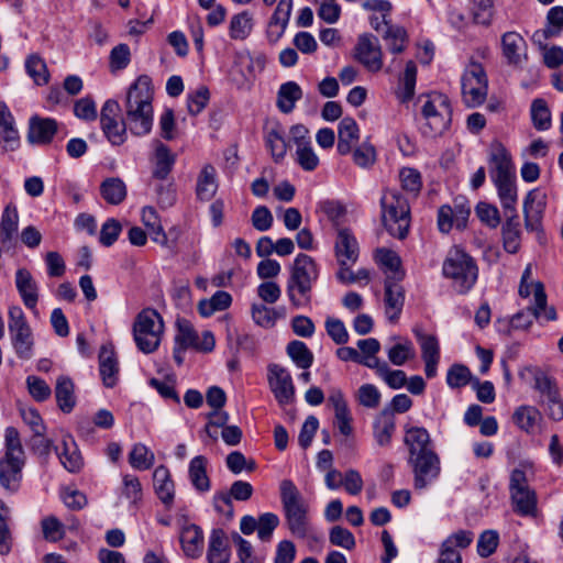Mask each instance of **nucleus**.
Instances as JSON below:
<instances>
[{"label":"nucleus","instance_id":"obj_40","mask_svg":"<svg viewBox=\"0 0 563 563\" xmlns=\"http://www.w3.org/2000/svg\"><path fill=\"white\" fill-rule=\"evenodd\" d=\"M376 261L388 274L386 279L400 282L404 278L405 272L401 269V260L396 252L384 247L378 249Z\"/></svg>","mask_w":563,"mask_h":563},{"label":"nucleus","instance_id":"obj_56","mask_svg":"<svg viewBox=\"0 0 563 563\" xmlns=\"http://www.w3.org/2000/svg\"><path fill=\"white\" fill-rule=\"evenodd\" d=\"M531 120L539 131H545L551 126V113L543 99H536L531 104Z\"/></svg>","mask_w":563,"mask_h":563},{"label":"nucleus","instance_id":"obj_58","mask_svg":"<svg viewBox=\"0 0 563 563\" xmlns=\"http://www.w3.org/2000/svg\"><path fill=\"white\" fill-rule=\"evenodd\" d=\"M8 329H9L10 335L32 330L26 320L24 311L22 310V308L20 306L9 307Z\"/></svg>","mask_w":563,"mask_h":563},{"label":"nucleus","instance_id":"obj_18","mask_svg":"<svg viewBox=\"0 0 563 563\" xmlns=\"http://www.w3.org/2000/svg\"><path fill=\"white\" fill-rule=\"evenodd\" d=\"M501 53L507 64L522 67L528 59V45L526 40L515 31L506 32L500 38Z\"/></svg>","mask_w":563,"mask_h":563},{"label":"nucleus","instance_id":"obj_32","mask_svg":"<svg viewBox=\"0 0 563 563\" xmlns=\"http://www.w3.org/2000/svg\"><path fill=\"white\" fill-rule=\"evenodd\" d=\"M62 465L70 473L81 470L84 462L75 441L71 437H65L62 441V449L55 448Z\"/></svg>","mask_w":563,"mask_h":563},{"label":"nucleus","instance_id":"obj_17","mask_svg":"<svg viewBox=\"0 0 563 563\" xmlns=\"http://www.w3.org/2000/svg\"><path fill=\"white\" fill-rule=\"evenodd\" d=\"M474 533L470 530H459L450 534L441 544L438 563H462L460 550L471 545Z\"/></svg>","mask_w":563,"mask_h":563},{"label":"nucleus","instance_id":"obj_23","mask_svg":"<svg viewBox=\"0 0 563 563\" xmlns=\"http://www.w3.org/2000/svg\"><path fill=\"white\" fill-rule=\"evenodd\" d=\"M396 431V419L388 409L382 410L373 421V438L379 448H389Z\"/></svg>","mask_w":563,"mask_h":563},{"label":"nucleus","instance_id":"obj_52","mask_svg":"<svg viewBox=\"0 0 563 563\" xmlns=\"http://www.w3.org/2000/svg\"><path fill=\"white\" fill-rule=\"evenodd\" d=\"M383 38L393 54H400L404 52L408 42L406 30L399 25L388 26L383 34Z\"/></svg>","mask_w":563,"mask_h":563},{"label":"nucleus","instance_id":"obj_30","mask_svg":"<svg viewBox=\"0 0 563 563\" xmlns=\"http://www.w3.org/2000/svg\"><path fill=\"white\" fill-rule=\"evenodd\" d=\"M542 419L541 411L537 407L530 405L519 406L512 415L514 423L528 434L537 432Z\"/></svg>","mask_w":563,"mask_h":563},{"label":"nucleus","instance_id":"obj_13","mask_svg":"<svg viewBox=\"0 0 563 563\" xmlns=\"http://www.w3.org/2000/svg\"><path fill=\"white\" fill-rule=\"evenodd\" d=\"M269 388L280 406L289 405L295 399L292 377L287 368L279 364H271L267 368Z\"/></svg>","mask_w":563,"mask_h":563},{"label":"nucleus","instance_id":"obj_29","mask_svg":"<svg viewBox=\"0 0 563 563\" xmlns=\"http://www.w3.org/2000/svg\"><path fill=\"white\" fill-rule=\"evenodd\" d=\"M405 294L397 280H385V305L386 316L390 321H396L402 310Z\"/></svg>","mask_w":563,"mask_h":563},{"label":"nucleus","instance_id":"obj_51","mask_svg":"<svg viewBox=\"0 0 563 563\" xmlns=\"http://www.w3.org/2000/svg\"><path fill=\"white\" fill-rule=\"evenodd\" d=\"M129 462L133 468L145 471L153 466L155 455L145 444L136 443L129 454Z\"/></svg>","mask_w":563,"mask_h":563},{"label":"nucleus","instance_id":"obj_15","mask_svg":"<svg viewBox=\"0 0 563 563\" xmlns=\"http://www.w3.org/2000/svg\"><path fill=\"white\" fill-rule=\"evenodd\" d=\"M547 207V195L539 189L528 192L523 201L525 228L530 232H542V220Z\"/></svg>","mask_w":563,"mask_h":563},{"label":"nucleus","instance_id":"obj_16","mask_svg":"<svg viewBox=\"0 0 563 563\" xmlns=\"http://www.w3.org/2000/svg\"><path fill=\"white\" fill-rule=\"evenodd\" d=\"M489 176L493 181L516 178L510 153L500 142H494L489 147Z\"/></svg>","mask_w":563,"mask_h":563},{"label":"nucleus","instance_id":"obj_50","mask_svg":"<svg viewBox=\"0 0 563 563\" xmlns=\"http://www.w3.org/2000/svg\"><path fill=\"white\" fill-rule=\"evenodd\" d=\"M253 30V18L247 11L234 14L230 21L229 34L233 40H245Z\"/></svg>","mask_w":563,"mask_h":563},{"label":"nucleus","instance_id":"obj_35","mask_svg":"<svg viewBox=\"0 0 563 563\" xmlns=\"http://www.w3.org/2000/svg\"><path fill=\"white\" fill-rule=\"evenodd\" d=\"M563 30V7H553L547 14V26L533 33L532 40L541 44L550 37L558 36Z\"/></svg>","mask_w":563,"mask_h":563},{"label":"nucleus","instance_id":"obj_55","mask_svg":"<svg viewBox=\"0 0 563 563\" xmlns=\"http://www.w3.org/2000/svg\"><path fill=\"white\" fill-rule=\"evenodd\" d=\"M9 507L0 500V555H7L12 548V534L8 525Z\"/></svg>","mask_w":563,"mask_h":563},{"label":"nucleus","instance_id":"obj_10","mask_svg":"<svg viewBox=\"0 0 563 563\" xmlns=\"http://www.w3.org/2000/svg\"><path fill=\"white\" fill-rule=\"evenodd\" d=\"M461 86L465 106L468 108L481 106L488 91V80L484 67L472 62L463 73Z\"/></svg>","mask_w":563,"mask_h":563},{"label":"nucleus","instance_id":"obj_21","mask_svg":"<svg viewBox=\"0 0 563 563\" xmlns=\"http://www.w3.org/2000/svg\"><path fill=\"white\" fill-rule=\"evenodd\" d=\"M179 542L184 555L188 559H199L205 549V536L202 529L195 523H186L179 531Z\"/></svg>","mask_w":563,"mask_h":563},{"label":"nucleus","instance_id":"obj_25","mask_svg":"<svg viewBox=\"0 0 563 563\" xmlns=\"http://www.w3.org/2000/svg\"><path fill=\"white\" fill-rule=\"evenodd\" d=\"M176 154L170 148L162 143L161 141L155 142L154 155H153V169L152 176L158 180H165L172 173L175 163Z\"/></svg>","mask_w":563,"mask_h":563},{"label":"nucleus","instance_id":"obj_11","mask_svg":"<svg viewBox=\"0 0 563 563\" xmlns=\"http://www.w3.org/2000/svg\"><path fill=\"white\" fill-rule=\"evenodd\" d=\"M547 295L542 283L534 284V302L532 306L517 312L509 321L498 320V331L510 334V330L528 329L534 319L541 318V310L545 308Z\"/></svg>","mask_w":563,"mask_h":563},{"label":"nucleus","instance_id":"obj_1","mask_svg":"<svg viewBox=\"0 0 563 563\" xmlns=\"http://www.w3.org/2000/svg\"><path fill=\"white\" fill-rule=\"evenodd\" d=\"M153 87L147 75L139 76L129 87L123 118L129 131L135 136L148 134L153 126Z\"/></svg>","mask_w":563,"mask_h":563},{"label":"nucleus","instance_id":"obj_42","mask_svg":"<svg viewBox=\"0 0 563 563\" xmlns=\"http://www.w3.org/2000/svg\"><path fill=\"white\" fill-rule=\"evenodd\" d=\"M302 98V90L295 81H287L279 87L277 92V108L283 113H290L298 100Z\"/></svg>","mask_w":563,"mask_h":563},{"label":"nucleus","instance_id":"obj_22","mask_svg":"<svg viewBox=\"0 0 563 563\" xmlns=\"http://www.w3.org/2000/svg\"><path fill=\"white\" fill-rule=\"evenodd\" d=\"M15 286L26 308L37 314L38 287L32 274L26 268H19L15 273Z\"/></svg>","mask_w":563,"mask_h":563},{"label":"nucleus","instance_id":"obj_19","mask_svg":"<svg viewBox=\"0 0 563 563\" xmlns=\"http://www.w3.org/2000/svg\"><path fill=\"white\" fill-rule=\"evenodd\" d=\"M404 444L408 450V459H416L435 453L430 433L423 427H405Z\"/></svg>","mask_w":563,"mask_h":563},{"label":"nucleus","instance_id":"obj_61","mask_svg":"<svg viewBox=\"0 0 563 563\" xmlns=\"http://www.w3.org/2000/svg\"><path fill=\"white\" fill-rule=\"evenodd\" d=\"M399 179L401 187L409 194L417 196L422 188L421 174L410 167H405L399 173Z\"/></svg>","mask_w":563,"mask_h":563},{"label":"nucleus","instance_id":"obj_62","mask_svg":"<svg viewBox=\"0 0 563 563\" xmlns=\"http://www.w3.org/2000/svg\"><path fill=\"white\" fill-rule=\"evenodd\" d=\"M27 74L33 78L37 85H43L48 81V71L44 60L37 56L32 55L25 62Z\"/></svg>","mask_w":563,"mask_h":563},{"label":"nucleus","instance_id":"obj_63","mask_svg":"<svg viewBox=\"0 0 563 563\" xmlns=\"http://www.w3.org/2000/svg\"><path fill=\"white\" fill-rule=\"evenodd\" d=\"M26 387L32 398L38 402L45 401L51 397L52 389L41 377L34 375L27 376Z\"/></svg>","mask_w":563,"mask_h":563},{"label":"nucleus","instance_id":"obj_47","mask_svg":"<svg viewBox=\"0 0 563 563\" xmlns=\"http://www.w3.org/2000/svg\"><path fill=\"white\" fill-rule=\"evenodd\" d=\"M265 142L266 146L271 151L273 159L276 163L282 162L286 156L288 147L282 128L276 125L269 129L266 133Z\"/></svg>","mask_w":563,"mask_h":563},{"label":"nucleus","instance_id":"obj_9","mask_svg":"<svg viewBox=\"0 0 563 563\" xmlns=\"http://www.w3.org/2000/svg\"><path fill=\"white\" fill-rule=\"evenodd\" d=\"M423 123L420 125L427 137L441 135L451 122L452 109L446 96L434 93L429 96L421 109Z\"/></svg>","mask_w":563,"mask_h":563},{"label":"nucleus","instance_id":"obj_26","mask_svg":"<svg viewBox=\"0 0 563 563\" xmlns=\"http://www.w3.org/2000/svg\"><path fill=\"white\" fill-rule=\"evenodd\" d=\"M335 254L340 266L353 265L358 257V244L353 234L342 229L338 232Z\"/></svg>","mask_w":563,"mask_h":563},{"label":"nucleus","instance_id":"obj_20","mask_svg":"<svg viewBox=\"0 0 563 563\" xmlns=\"http://www.w3.org/2000/svg\"><path fill=\"white\" fill-rule=\"evenodd\" d=\"M356 57L369 71L383 68L382 49L378 40L373 35L360 36L356 45Z\"/></svg>","mask_w":563,"mask_h":563},{"label":"nucleus","instance_id":"obj_6","mask_svg":"<svg viewBox=\"0 0 563 563\" xmlns=\"http://www.w3.org/2000/svg\"><path fill=\"white\" fill-rule=\"evenodd\" d=\"M380 208L384 228L391 236L404 240L411 221L407 198L396 189H386L380 197Z\"/></svg>","mask_w":563,"mask_h":563},{"label":"nucleus","instance_id":"obj_3","mask_svg":"<svg viewBox=\"0 0 563 563\" xmlns=\"http://www.w3.org/2000/svg\"><path fill=\"white\" fill-rule=\"evenodd\" d=\"M318 276L319 268L313 258L303 253L298 254L287 282V295L295 308L310 305L312 284Z\"/></svg>","mask_w":563,"mask_h":563},{"label":"nucleus","instance_id":"obj_4","mask_svg":"<svg viewBox=\"0 0 563 563\" xmlns=\"http://www.w3.org/2000/svg\"><path fill=\"white\" fill-rule=\"evenodd\" d=\"M442 274L451 280V286L457 294L465 295L477 282L478 267L468 253L459 246H453L443 261Z\"/></svg>","mask_w":563,"mask_h":563},{"label":"nucleus","instance_id":"obj_46","mask_svg":"<svg viewBox=\"0 0 563 563\" xmlns=\"http://www.w3.org/2000/svg\"><path fill=\"white\" fill-rule=\"evenodd\" d=\"M0 136L10 150L19 145V132L14 126L13 115L3 103H0Z\"/></svg>","mask_w":563,"mask_h":563},{"label":"nucleus","instance_id":"obj_48","mask_svg":"<svg viewBox=\"0 0 563 563\" xmlns=\"http://www.w3.org/2000/svg\"><path fill=\"white\" fill-rule=\"evenodd\" d=\"M514 509L521 516H532L537 510V497L530 488L510 493Z\"/></svg>","mask_w":563,"mask_h":563},{"label":"nucleus","instance_id":"obj_43","mask_svg":"<svg viewBox=\"0 0 563 563\" xmlns=\"http://www.w3.org/2000/svg\"><path fill=\"white\" fill-rule=\"evenodd\" d=\"M417 81V65L412 60L406 63V68L399 79V86L396 95L400 102L406 103L415 96V88Z\"/></svg>","mask_w":563,"mask_h":563},{"label":"nucleus","instance_id":"obj_28","mask_svg":"<svg viewBox=\"0 0 563 563\" xmlns=\"http://www.w3.org/2000/svg\"><path fill=\"white\" fill-rule=\"evenodd\" d=\"M231 550L228 538L222 529H212L209 536L208 563H229Z\"/></svg>","mask_w":563,"mask_h":563},{"label":"nucleus","instance_id":"obj_31","mask_svg":"<svg viewBox=\"0 0 563 563\" xmlns=\"http://www.w3.org/2000/svg\"><path fill=\"white\" fill-rule=\"evenodd\" d=\"M338 152L341 155L351 153L353 145L360 139V130L356 121L351 117L343 118L338 128Z\"/></svg>","mask_w":563,"mask_h":563},{"label":"nucleus","instance_id":"obj_34","mask_svg":"<svg viewBox=\"0 0 563 563\" xmlns=\"http://www.w3.org/2000/svg\"><path fill=\"white\" fill-rule=\"evenodd\" d=\"M505 217L506 221L503 224L504 249L508 253L515 254L520 247L521 230L519 217L517 211L508 212Z\"/></svg>","mask_w":563,"mask_h":563},{"label":"nucleus","instance_id":"obj_38","mask_svg":"<svg viewBox=\"0 0 563 563\" xmlns=\"http://www.w3.org/2000/svg\"><path fill=\"white\" fill-rule=\"evenodd\" d=\"M217 189L218 184L216 168L212 165L207 164L202 167L197 179V198L201 201H208L214 196Z\"/></svg>","mask_w":563,"mask_h":563},{"label":"nucleus","instance_id":"obj_45","mask_svg":"<svg viewBox=\"0 0 563 563\" xmlns=\"http://www.w3.org/2000/svg\"><path fill=\"white\" fill-rule=\"evenodd\" d=\"M497 188L498 197L504 209V214L515 212L517 205L516 178H507L493 181Z\"/></svg>","mask_w":563,"mask_h":563},{"label":"nucleus","instance_id":"obj_33","mask_svg":"<svg viewBox=\"0 0 563 563\" xmlns=\"http://www.w3.org/2000/svg\"><path fill=\"white\" fill-rule=\"evenodd\" d=\"M19 213L15 205L9 203L1 216L0 242L3 246L10 247L18 234Z\"/></svg>","mask_w":563,"mask_h":563},{"label":"nucleus","instance_id":"obj_24","mask_svg":"<svg viewBox=\"0 0 563 563\" xmlns=\"http://www.w3.org/2000/svg\"><path fill=\"white\" fill-rule=\"evenodd\" d=\"M57 129L56 120L34 115L30 119L27 140L32 144H48L56 134Z\"/></svg>","mask_w":563,"mask_h":563},{"label":"nucleus","instance_id":"obj_36","mask_svg":"<svg viewBox=\"0 0 563 563\" xmlns=\"http://www.w3.org/2000/svg\"><path fill=\"white\" fill-rule=\"evenodd\" d=\"M99 371L106 387H113L118 380L119 366L112 349L102 346L99 353Z\"/></svg>","mask_w":563,"mask_h":563},{"label":"nucleus","instance_id":"obj_44","mask_svg":"<svg viewBox=\"0 0 563 563\" xmlns=\"http://www.w3.org/2000/svg\"><path fill=\"white\" fill-rule=\"evenodd\" d=\"M142 222L147 230L152 241L163 246L167 245V236L161 224L159 217L153 207H144L142 210Z\"/></svg>","mask_w":563,"mask_h":563},{"label":"nucleus","instance_id":"obj_57","mask_svg":"<svg viewBox=\"0 0 563 563\" xmlns=\"http://www.w3.org/2000/svg\"><path fill=\"white\" fill-rule=\"evenodd\" d=\"M178 331L175 336V343L183 347L198 346V333L195 331L191 323L187 320H178Z\"/></svg>","mask_w":563,"mask_h":563},{"label":"nucleus","instance_id":"obj_2","mask_svg":"<svg viewBox=\"0 0 563 563\" xmlns=\"http://www.w3.org/2000/svg\"><path fill=\"white\" fill-rule=\"evenodd\" d=\"M279 494L285 521L291 534L319 541L318 537L310 534L309 506L294 482L283 479L279 484Z\"/></svg>","mask_w":563,"mask_h":563},{"label":"nucleus","instance_id":"obj_5","mask_svg":"<svg viewBox=\"0 0 563 563\" xmlns=\"http://www.w3.org/2000/svg\"><path fill=\"white\" fill-rule=\"evenodd\" d=\"M4 440L5 453L0 459V485L5 490L14 493L20 488L25 455L15 428L8 427L5 429Z\"/></svg>","mask_w":563,"mask_h":563},{"label":"nucleus","instance_id":"obj_41","mask_svg":"<svg viewBox=\"0 0 563 563\" xmlns=\"http://www.w3.org/2000/svg\"><path fill=\"white\" fill-rule=\"evenodd\" d=\"M208 460L203 455L195 456L188 468L189 479L192 486L201 493L210 489V479L207 475Z\"/></svg>","mask_w":563,"mask_h":563},{"label":"nucleus","instance_id":"obj_49","mask_svg":"<svg viewBox=\"0 0 563 563\" xmlns=\"http://www.w3.org/2000/svg\"><path fill=\"white\" fill-rule=\"evenodd\" d=\"M286 352L298 368L308 369L313 363V354L302 341H290L287 344Z\"/></svg>","mask_w":563,"mask_h":563},{"label":"nucleus","instance_id":"obj_12","mask_svg":"<svg viewBox=\"0 0 563 563\" xmlns=\"http://www.w3.org/2000/svg\"><path fill=\"white\" fill-rule=\"evenodd\" d=\"M412 473V485L416 490H424L435 483L441 474V460L439 454L431 453L416 459H408Z\"/></svg>","mask_w":563,"mask_h":563},{"label":"nucleus","instance_id":"obj_54","mask_svg":"<svg viewBox=\"0 0 563 563\" xmlns=\"http://www.w3.org/2000/svg\"><path fill=\"white\" fill-rule=\"evenodd\" d=\"M283 317V313L278 312L273 308H268L263 303H254L252 306V319L262 328H273L278 318Z\"/></svg>","mask_w":563,"mask_h":563},{"label":"nucleus","instance_id":"obj_60","mask_svg":"<svg viewBox=\"0 0 563 563\" xmlns=\"http://www.w3.org/2000/svg\"><path fill=\"white\" fill-rule=\"evenodd\" d=\"M415 334L421 347L422 360L440 358V346L434 335L424 334L419 330H416Z\"/></svg>","mask_w":563,"mask_h":563},{"label":"nucleus","instance_id":"obj_37","mask_svg":"<svg viewBox=\"0 0 563 563\" xmlns=\"http://www.w3.org/2000/svg\"><path fill=\"white\" fill-rule=\"evenodd\" d=\"M55 397L58 408L69 413L76 406L75 385L68 376H59L56 379Z\"/></svg>","mask_w":563,"mask_h":563},{"label":"nucleus","instance_id":"obj_14","mask_svg":"<svg viewBox=\"0 0 563 563\" xmlns=\"http://www.w3.org/2000/svg\"><path fill=\"white\" fill-rule=\"evenodd\" d=\"M471 208L465 201L455 200L453 206L443 205L438 210V228L449 233L454 227L463 230L466 227Z\"/></svg>","mask_w":563,"mask_h":563},{"label":"nucleus","instance_id":"obj_64","mask_svg":"<svg viewBox=\"0 0 563 563\" xmlns=\"http://www.w3.org/2000/svg\"><path fill=\"white\" fill-rule=\"evenodd\" d=\"M210 92L206 86H200L197 90L187 96V108L191 115L199 114L208 104Z\"/></svg>","mask_w":563,"mask_h":563},{"label":"nucleus","instance_id":"obj_8","mask_svg":"<svg viewBox=\"0 0 563 563\" xmlns=\"http://www.w3.org/2000/svg\"><path fill=\"white\" fill-rule=\"evenodd\" d=\"M164 332L161 314L151 308L143 309L135 318L133 336L140 351L145 354L157 350Z\"/></svg>","mask_w":563,"mask_h":563},{"label":"nucleus","instance_id":"obj_59","mask_svg":"<svg viewBox=\"0 0 563 563\" xmlns=\"http://www.w3.org/2000/svg\"><path fill=\"white\" fill-rule=\"evenodd\" d=\"M296 162L307 172H312L318 167L319 157L314 153L311 142L299 144L296 150Z\"/></svg>","mask_w":563,"mask_h":563},{"label":"nucleus","instance_id":"obj_53","mask_svg":"<svg viewBox=\"0 0 563 563\" xmlns=\"http://www.w3.org/2000/svg\"><path fill=\"white\" fill-rule=\"evenodd\" d=\"M12 346L16 356L21 360H30L34 354L33 332H20L10 335Z\"/></svg>","mask_w":563,"mask_h":563},{"label":"nucleus","instance_id":"obj_39","mask_svg":"<svg viewBox=\"0 0 563 563\" xmlns=\"http://www.w3.org/2000/svg\"><path fill=\"white\" fill-rule=\"evenodd\" d=\"M128 189L125 183L119 177L106 178L100 185V196L112 206H118L126 198Z\"/></svg>","mask_w":563,"mask_h":563},{"label":"nucleus","instance_id":"obj_27","mask_svg":"<svg viewBox=\"0 0 563 563\" xmlns=\"http://www.w3.org/2000/svg\"><path fill=\"white\" fill-rule=\"evenodd\" d=\"M153 485L159 500L169 509L174 504L175 485L170 472L166 466L159 465L154 470Z\"/></svg>","mask_w":563,"mask_h":563},{"label":"nucleus","instance_id":"obj_7","mask_svg":"<svg viewBox=\"0 0 563 563\" xmlns=\"http://www.w3.org/2000/svg\"><path fill=\"white\" fill-rule=\"evenodd\" d=\"M529 373L533 379L532 388L538 393V405H540L549 419L553 421L563 420V397L556 380L539 367H526L520 375Z\"/></svg>","mask_w":563,"mask_h":563}]
</instances>
